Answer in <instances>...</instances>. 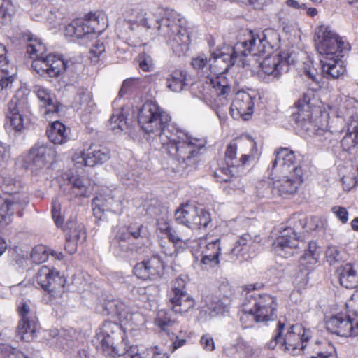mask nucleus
<instances>
[{
	"label": "nucleus",
	"instance_id": "f257e3e1",
	"mask_svg": "<svg viewBox=\"0 0 358 358\" xmlns=\"http://www.w3.org/2000/svg\"><path fill=\"white\" fill-rule=\"evenodd\" d=\"M138 122L147 134L159 136L164 151L170 156L175 172L194 169L205 146L203 139L193 138L171 123L170 115L153 101L145 102L140 108Z\"/></svg>",
	"mask_w": 358,
	"mask_h": 358
},
{
	"label": "nucleus",
	"instance_id": "f03ea898",
	"mask_svg": "<svg viewBox=\"0 0 358 358\" xmlns=\"http://www.w3.org/2000/svg\"><path fill=\"white\" fill-rule=\"evenodd\" d=\"M288 223L289 226L284 228L275 240L274 249L278 255L286 258L303 250L299 264L306 268H310L319 262L321 249L315 242H306L302 238L301 234L307 224L306 217L294 215Z\"/></svg>",
	"mask_w": 358,
	"mask_h": 358
},
{
	"label": "nucleus",
	"instance_id": "7ed1b4c3",
	"mask_svg": "<svg viewBox=\"0 0 358 358\" xmlns=\"http://www.w3.org/2000/svg\"><path fill=\"white\" fill-rule=\"evenodd\" d=\"M315 37L317 51L322 57L320 59L322 76L327 79L339 78L345 71L340 58L344 51L348 50V44L324 25L317 29Z\"/></svg>",
	"mask_w": 358,
	"mask_h": 358
},
{
	"label": "nucleus",
	"instance_id": "20e7f679",
	"mask_svg": "<svg viewBox=\"0 0 358 358\" xmlns=\"http://www.w3.org/2000/svg\"><path fill=\"white\" fill-rule=\"evenodd\" d=\"M279 35L273 29H266L261 34L250 31L248 39L234 47L224 46L213 54L215 62L222 59L225 70L233 66L239 56H261L277 46Z\"/></svg>",
	"mask_w": 358,
	"mask_h": 358
},
{
	"label": "nucleus",
	"instance_id": "39448f33",
	"mask_svg": "<svg viewBox=\"0 0 358 358\" xmlns=\"http://www.w3.org/2000/svg\"><path fill=\"white\" fill-rule=\"evenodd\" d=\"M101 351L106 358H118L129 349L125 333L117 323L105 322L101 329Z\"/></svg>",
	"mask_w": 358,
	"mask_h": 358
},
{
	"label": "nucleus",
	"instance_id": "423d86ee",
	"mask_svg": "<svg viewBox=\"0 0 358 358\" xmlns=\"http://www.w3.org/2000/svg\"><path fill=\"white\" fill-rule=\"evenodd\" d=\"M1 187L5 193L10 195L0 206V224L6 226L12 222L14 213L24 208L29 203V200L26 195L17 194L20 182L11 177L3 178Z\"/></svg>",
	"mask_w": 358,
	"mask_h": 358
},
{
	"label": "nucleus",
	"instance_id": "0eeeda50",
	"mask_svg": "<svg viewBox=\"0 0 358 358\" xmlns=\"http://www.w3.org/2000/svg\"><path fill=\"white\" fill-rule=\"evenodd\" d=\"M248 292L245 294V299L251 306L256 317L261 322L273 320L276 317L277 302L276 299L269 294H260L251 292L257 289L255 285L248 286Z\"/></svg>",
	"mask_w": 358,
	"mask_h": 358
},
{
	"label": "nucleus",
	"instance_id": "6e6552de",
	"mask_svg": "<svg viewBox=\"0 0 358 358\" xmlns=\"http://www.w3.org/2000/svg\"><path fill=\"white\" fill-rule=\"evenodd\" d=\"M175 220L187 227L189 229L206 228L211 221L210 213L203 208H198L194 205L185 203L175 211Z\"/></svg>",
	"mask_w": 358,
	"mask_h": 358
},
{
	"label": "nucleus",
	"instance_id": "1a4fd4ad",
	"mask_svg": "<svg viewBox=\"0 0 358 358\" xmlns=\"http://www.w3.org/2000/svg\"><path fill=\"white\" fill-rule=\"evenodd\" d=\"M28 44L27 45V53L33 59L31 68L38 74L43 76L48 75L50 62H48V55H45L46 47L41 40L32 34L28 33L25 35Z\"/></svg>",
	"mask_w": 358,
	"mask_h": 358
},
{
	"label": "nucleus",
	"instance_id": "9d476101",
	"mask_svg": "<svg viewBox=\"0 0 358 358\" xmlns=\"http://www.w3.org/2000/svg\"><path fill=\"white\" fill-rule=\"evenodd\" d=\"M195 300L187 292L185 282L180 278H176L169 294V306L176 313L185 314L193 310Z\"/></svg>",
	"mask_w": 358,
	"mask_h": 358
},
{
	"label": "nucleus",
	"instance_id": "9b49d317",
	"mask_svg": "<svg viewBox=\"0 0 358 358\" xmlns=\"http://www.w3.org/2000/svg\"><path fill=\"white\" fill-rule=\"evenodd\" d=\"M36 281L41 288L51 296L57 298L64 293V287L66 280L57 271L43 266L36 274Z\"/></svg>",
	"mask_w": 358,
	"mask_h": 358
},
{
	"label": "nucleus",
	"instance_id": "f8f14e48",
	"mask_svg": "<svg viewBox=\"0 0 358 358\" xmlns=\"http://www.w3.org/2000/svg\"><path fill=\"white\" fill-rule=\"evenodd\" d=\"M326 328L341 336H355L358 335V317L351 319L346 315H337L327 320Z\"/></svg>",
	"mask_w": 358,
	"mask_h": 358
},
{
	"label": "nucleus",
	"instance_id": "ddd939ff",
	"mask_svg": "<svg viewBox=\"0 0 358 358\" xmlns=\"http://www.w3.org/2000/svg\"><path fill=\"white\" fill-rule=\"evenodd\" d=\"M134 273L138 278L157 280L164 273V264L159 257L153 255L136 264Z\"/></svg>",
	"mask_w": 358,
	"mask_h": 358
},
{
	"label": "nucleus",
	"instance_id": "4468645a",
	"mask_svg": "<svg viewBox=\"0 0 358 358\" xmlns=\"http://www.w3.org/2000/svg\"><path fill=\"white\" fill-rule=\"evenodd\" d=\"M284 328L285 324L281 322H278L277 334L274 337V341H271L269 346L274 348L277 343H282V344L285 345V350L301 348V332L302 326L299 324L292 325L285 336L282 337Z\"/></svg>",
	"mask_w": 358,
	"mask_h": 358
},
{
	"label": "nucleus",
	"instance_id": "2eb2a0df",
	"mask_svg": "<svg viewBox=\"0 0 358 358\" xmlns=\"http://www.w3.org/2000/svg\"><path fill=\"white\" fill-rule=\"evenodd\" d=\"M293 173L283 174L282 178L274 182V188L282 196L294 194L296 192L299 185L303 182V170L301 166L292 168Z\"/></svg>",
	"mask_w": 358,
	"mask_h": 358
},
{
	"label": "nucleus",
	"instance_id": "dca6fc26",
	"mask_svg": "<svg viewBox=\"0 0 358 358\" xmlns=\"http://www.w3.org/2000/svg\"><path fill=\"white\" fill-rule=\"evenodd\" d=\"M21 321L18 324L17 334L20 338L25 341H30L37 329V323L35 317L30 313L29 306L24 303L19 308Z\"/></svg>",
	"mask_w": 358,
	"mask_h": 358
},
{
	"label": "nucleus",
	"instance_id": "f3484780",
	"mask_svg": "<svg viewBox=\"0 0 358 358\" xmlns=\"http://www.w3.org/2000/svg\"><path fill=\"white\" fill-rule=\"evenodd\" d=\"M253 108L252 97L246 92L238 91L232 101L230 110L234 118L241 117L244 120H248L253 113Z\"/></svg>",
	"mask_w": 358,
	"mask_h": 358
},
{
	"label": "nucleus",
	"instance_id": "a211bd4d",
	"mask_svg": "<svg viewBox=\"0 0 358 358\" xmlns=\"http://www.w3.org/2000/svg\"><path fill=\"white\" fill-rule=\"evenodd\" d=\"M54 150L51 147L36 143L33 146L27 157L29 168L32 171L43 169L54 156Z\"/></svg>",
	"mask_w": 358,
	"mask_h": 358
},
{
	"label": "nucleus",
	"instance_id": "6ab92c4d",
	"mask_svg": "<svg viewBox=\"0 0 358 358\" xmlns=\"http://www.w3.org/2000/svg\"><path fill=\"white\" fill-rule=\"evenodd\" d=\"M22 105V103L17 98H13L9 101L6 113V127L7 129L20 132L24 129Z\"/></svg>",
	"mask_w": 358,
	"mask_h": 358
},
{
	"label": "nucleus",
	"instance_id": "aec40b11",
	"mask_svg": "<svg viewBox=\"0 0 358 358\" xmlns=\"http://www.w3.org/2000/svg\"><path fill=\"white\" fill-rule=\"evenodd\" d=\"M66 233V244L65 248L73 253L76 250L78 242H83L86 238L84 226L81 223H78L73 220L68 221L64 227Z\"/></svg>",
	"mask_w": 358,
	"mask_h": 358
},
{
	"label": "nucleus",
	"instance_id": "412c9836",
	"mask_svg": "<svg viewBox=\"0 0 358 358\" xmlns=\"http://www.w3.org/2000/svg\"><path fill=\"white\" fill-rule=\"evenodd\" d=\"M81 155L86 166H94L107 162L110 158V152L105 146L92 143Z\"/></svg>",
	"mask_w": 358,
	"mask_h": 358
},
{
	"label": "nucleus",
	"instance_id": "4be33fe9",
	"mask_svg": "<svg viewBox=\"0 0 358 358\" xmlns=\"http://www.w3.org/2000/svg\"><path fill=\"white\" fill-rule=\"evenodd\" d=\"M34 92L36 94L41 102V106L44 107V115L48 116L51 114H57L59 112L60 103L57 101L55 94L50 90L41 85L34 87Z\"/></svg>",
	"mask_w": 358,
	"mask_h": 358
},
{
	"label": "nucleus",
	"instance_id": "5701e85b",
	"mask_svg": "<svg viewBox=\"0 0 358 358\" xmlns=\"http://www.w3.org/2000/svg\"><path fill=\"white\" fill-rule=\"evenodd\" d=\"M176 13L173 11H165L164 16L160 19H157L153 24L151 20H143L147 29L155 28L158 30L162 29L164 34L169 35L181 28L176 22Z\"/></svg>",
	"mask_w": 358,
	"mask_h": 358
},
{
	"label": "nucleus",
	"instance_id": "b1692460",
	"mask_svg": "<svg viewBox=\"0 0 358 358\" xmlns=\"http://www.w3.org/2000/svg\"><path fill=\"white\" fill-rule=\"evenodd\" d=\"M287 57L282 54H277L266 57L260 63L262 69L265 74L278 78L284 67L287 66Z\"/></svg>",
	"mask_w": 358,
	"mask_h": 358
},
{
	"label": "nucleus",
	"instance_id": "393cba45",
	"mask_svg": "<svg viewBox=\"0 0 358 358\" xmlns=\"http://www.w3.org/2000/svg\"><path fill=\"white\" fill-rule=\"evenodd\" d=\"M295 155L288 148H281L276 152V157L273 162L272 169L282 174L293 173L292 168L296 166L294 163Z\"/></svg>",
	"mask_w": 358,
	"mask_h": 358
},
{
	"label": "nucleus",
	"instance_id": "a878e982",
	"mask_svg": "<svg viewBox=\"0 0 358 358\" xmlns=\"http://www.w3.org/2000/svg\"><path fill=\"white\" fill-rule=\"evenodd\" d=\"M336 272L341 286L347 289L358 287V271L354 265L347 263L339 266Z\"/></svg>",
	"mask_w": 358,
	"mask_h": 358
},
{
	"label": "nucleus",
	"instance_id": "bb28decb",
	"mask_svg": "<svg viewBox=\"0 0 358 358\" xmlns=\"http://www.w3.org/2000/svg\"><path fill=\"white\" fill-rule=\"evenodd\" d=\"M341 146L348 151L358 144V114L352 113L347 122V133L341 140Z\"/></svg>",
	"mask_w": 358,
	"mask_h": 358
},
{
	"label": "nucleus",
	"instance_id": "cd10ccee",
	"mask_svg": "<svg viewBox=\"0 0 358 358\" xmlns=\"http://www.w3.org/2000/svg\"><path fill=\"white\" fill-rule=\"evenodd\" d=\"M169 45L171 47L173 52L180 56L187 50L189 38L185 29L180 28L173 33L171 32L169 35Z\"/></svg>",
	"mask_w": 358,
	"mask_h": 358
},
{
	"label": "nucleus",
	"instance_id": "c85d7f7f",
	"mask_svg": "<svg viewBox=\"0 0 358 358\" xmlns=\"http://www.w3.org/2000/svg\"><path fill=\"white\" fill-rule=\"evenodd\" d=\"M49 140L55 145H62L69 140L66 128L59 121L53 122L46 131Z\"/></svg>",
	"mask_w": 358,
	"mask_h": 358
},
{
	"label": "nucleus",
	"instance_id": "c756f323",
	"mask_svg": "<svg viewBox=\"0 0 358 358\" xmlns=\"http://www.w3.org/2000/svg\"><path fill=\"white\" fill-rule=\"evenodd\" d=\"M238 149L234 141L231 142L227 147L225 152V161L228 166H239L245 165L251 158L249 154H242L239 159H236Z\"/></svg>",
	"mask_w": 358,
	"mask_h": 358
},
{
	"label": "nucleus",
	"instance_id": "7c9ffc66",
	"mask_svg": "<svg viewBox=\"0 0 358 358\" xmlns=\"http://www.w3.org/2000/svg\"><path fill=\"white\" fill-rule=\"evenodd\" d=\"M187 85V73L184 71L176 70L166 79L167 87L175 92H181Z\"/></svg>",
	"mask_w": 358,
	"mask_h": 358
},
{
	"label": "nucleus",
	"instance_id": "2f4dec72",
	"mask_svg": "<svg viewBox=\"0 0 358 358\" xmlns=\"http://www.w3.org/2000/svg\"><path fill=\"white\" fill-rule=\"evenodd\" d=\"M50 62V69L48 76L58 77L64 73L69 66V62L64 61L60 56L49 54L48 55V62Z\"/></svg>",
	"mask_w": 358,
	"mask_h": 358
},
{
	"label": "nucleus",
	"instance_id": "473e14b6",
	"mask_svg": "<svg viewBox=\"0 0 358 358\" xmlns=\"http://www.w3.org/2000/svg\"><path fill=\"white\" fill-rule=\"evenodd\" d=\"M130 241L129 229L122 228L117 231L112 243L114 248L119 250L120 252H127L132 249Z\"/></svg>",
	"mask_w": 358,
	"mask_h": 358
},
{
	"label": "nucleus",
	"instance_id": "72a5a7b5",
	"mask_svg": "<svg viewBox=\"0 0 358 358\" xmlns=\"http://www.w3.org/2000/svg\"><path fill=\"white\" fill-rule=\"evenodd\" d=\"M254 242L250 234L246 233L238 237L236 241L234 247L231 250V259L233 257H243L245 252L248 251L250 245Z\"/></svg>",
	"mask_w": 358,
	"mask_h": 358
},
{
	"label": "nucleus",
	"instance_id": "f704fd0d",
	"mask_svg": "<svg viewBox=\"0 0 358 358\" xmlns=\"http://www.w3.org/2000/svg\"><path fill=\"white\" fill-rule=\"evenodd\" d=\"M224 65L223 71L219 72V75L214 78L210 80L213 87L215 90L218 96H225L229 94L231 91V86L229 85L228 80L226 77L222 75L224 71H226V64L222 63ZM228 71V69H227Z\"/></svg>",
	"mask_w": 358,
	"mask_h": 358
},
{
	"label": "nucleus",
	"instance_id": "c9c22d12",
	"mask_svg": "<svg viewBox=\"0 0 358 358\" xmlns=\"http://www.w3.org/2000/svg\"><path fill=\"white\" fill-rule=\"evenodd\" d=\"M236 146L240 153L251 155L252 158L254 157L253 153H256L257 151L256 142L250 136H245L239 138L234 141Z\"/></svg>",
	"mask_w": 358,
	"mask_h": 358
},
{
	"label": "nucleus",
	"instance_id": "e433bc0d",
	"mask_svg": "<svg viewBox=\"0 0 358 358\" xmlns=\"http://www.w3.org/2000/svg\"><path fill=\"white\" fill-rule=\"evenodd\" d=\"M256 317L253 308L245 299L243 304V313L240 317V320L244 328L252 327L254 323L261 322Z\"/></svg>",
	"mask_w": 358,
	"mask_h": 358
},
{
	"label": "nucleus",
	"instance_id": "4c0bfd02",
	"mask_svg": "<svg viewBox=\"0 0 358 358\" xmlns=\"http://www.w3.org/2000/svg\"><path fill=\"white\" fill-rule=\"evenodd\" d=\"M92 208L94 217L99 220L103 219L105 211L113 210V209L109 206V203L102 196H96L93 199Z\"/></svg>",
	"mask_w": 358,
	"mask_h": 358
},
{
	"label": "nucleus",
	"instance_id": "58836bf2",
	"mask_svg": "<svg viewBox=\"0 0 358 358\" xmlns=\"http://www.w3.org/2000/svg\"><path fill=\"white\" fill-rule=\"evenodd\" d=\"M309 99H306V97L304 96L303 99H299L295 103L296 107L299 109L298 115H294L295 121L307 131L309 127H306V124H308L306 118L309 117V114L304 115L303 111L305 107L309 108Z\"/></svg>",
	"mask_w": 358,
	"mask_h": 358
},
{
	"label": "nucleus",
	"instance_id": "ea45409f",
	"mask_svg": "<svg viewBox=\"0 0 358 358\" xmlns=\"http://www.w3.org/2000/svg\"><path fill=\"white\" fill-rule=\"evenodd\" d=\"M110 124L111 129L115 132L122 131L128 128L129 124L123 109L113 114L110 118Z\"/></svg>",
	"mask_w": 358,
	"mask_h": 358
},
{
	"label": "nucleus",
	"instance_id": "a19ab883",
	"mask_svg": "<svg viewBox=\"0 0 358 358\" xmlns=\"http://www.w3.org/2000/svg\"><path fill=\"white\" fill-rule=\"evenodd\" d=\"M87 181L80 178H76L71 182V194L75 196L89 197Z\"/></svg>",
	"mask_w": 358,
	"mask_h": 358
},
{
	"label": "nucleus",
	"instance_id": "79ce46f5",
	"mask_svg": "<svg viewBox=\"0 0 358 358\" xmlns=\"http://www.w3.org/2000/svg\"><path fill=\"white\" fill-rule=\"evenodd\" d=\"M105 309L108 311V314L122 317L127 313V306L119 300H113L105 304Z\"/></svg>",
	"mask_w": 358,
	"mask_h": 358
},
{
	"label": "nucleus",
	"instance_id": "37998d69",
	"mask_svg": "<svg viewBox=\"0 0 358 358\" xmlns=\"http://www.w3.org/2000/svg\"><path fill=\"white\" fill-rule=\"evenodd\" d=\"M217 50L212 53V58L209 59V60L207 59L206 57H203L202 56H199L196 58H194L192 61V65L195 69H202L204 68V66H206V64L209 62V65L210 68L214 66L216 67L217 65H221L222 63H224L222 59H218L215 62V57H213V54L216 52Z\"/></svg>",
	"mask_w": 358,
	"mask_h": 358
},
{
	"label": "nucleus",
	"instance_id": "c03bdc74",
	"mask_svg": "<svg viewBox=\"0 0 358 358\" xmlns=\"http://www.w3.org/2000/svg\"><path fill=\"white\" fill-rule=\"evenodd\" d=\"M75 101L80 106H89L93 105L92 94L87 89H80L78 91Z\"/></svg>",
	"mask_w": 358,
	"mask_h": 358
},
{
	"label": "nucleus",
	"instance_id": "a18cd8bd",
	"mask_svg": "<svg viewBox=\"0 0 358 358\" xmlns=\"http://www.w3.org/2000/svg\"><path fill=\"white\" fill-rule=\"evenodd\" d=\"M67 34L71 36H75L78 39H83L84 27H83V20L73 21L66 29Z\"/></svg>",
	"mask_w": 358,
	"mask_h": 358
},
{
	"label": "nucleus",
	"instance_id": "49530a36",
	"mask_svg": "<svg viewBox=\"0 0 358 358\" xmlns=\"http://www.w3.org/2000/svg\"><path fill=\"white\" fill-rule=\"evenodd\" d=\"M86 23H87V27L92 29L98 36L100 35L105 29L106 25L104 22L102 24L99 22V16H96L94 14H92L88 18L85 19Z\"/></svg>",
	"mask_w": 358,
	"mask_h": 358
},
{
	"label": "nucleus",
	"instance_id": "de8ad7c7",
	"mask_svg": "<svg viewBox=\"0 0 358 358\" xmlns=\"http://www.w3.org/2000/svg\"><path fill=\"white\" fill-rule=\"evenodd\" d=\"M158 212H160L161 213L164 214V215L162 216L161 218H159L157 220V223H156L157 229L160 231L161 233H162L163 234H166L167 232L169 231L170 228H171L170 224H169V223L167 220V217H166L167 210L164 208H163L162 209L157 208L155 211V214L157 215L158 214Z\"/></svg>",
	"mask_w": 358,
	"mask_h": 358
},
{
	"label": "nucleus",
	"instance_id": "09e8293b",
	"mask_svg": "<svg viewBox=\"0 0 358 358\" xmlns=\"http://www.w3.org/2000/svg\"><path fill=\"white\" fill-rule=\"evenodd\" d=\"M329 130L331 134H341L346 124L345 120L340 116H337L329 122Z\"/></svg>",
	"mask_w": 358,
	"mask_h": 358
},
{
	"label": "nucleus",
	"instance_id": "8fccbe9b",
	"mask_svg": "<svg viewBox=\"0 0 358 358\" xmlns=\"http://www.w3.org/2000/svg\"><path fill=\"white\" fill-rule=\"evenodd\" d=\"M221 247H220V238H216L211 242H209L205 247V249L202 252H204L207 255H215V258L219 259V255L220 254Z\"/></svg>",
	"mask_w": 358,
	"mask_h": 358
},
{
	"label": "nucleus",
	"instance_id": "3c124183",
	"mask_svg": "<svg viewBox=\"0 0 358 358\" xmlns=\"http://www.w3.org/2000/svg\"><path fill=\"white\" fill-rule=\"evenodd\" d=\"M138 63L141 69L144 71H151L153 69V61L148 54L143 52L138 55Z\"/></svg>",
	"mask_w": 358,
	"mask_h": 358
},
{
	"label": "nucleus",
	"instance_id": "603ef678",
	"mask_svg": "<svg viewBox=\"0 0 358 358\" xmlns=\"http://www.w3.org/2000/svg\"><path fill=\"white\" fill-rule=\"evenodd\" d=\"M326 257L330 265H334L336 263L342 260L340 252L335 246H329L326 251Z\"/></svg>",
	"mask_w": 358,
	"mask_h": 358
},
{
	"label": "nucleus",
	"instance_id": "864d4df0",
	"mask_svg": "<svg viewBox=\"0 0 358 358\" xmlns=\"http://www.w3.org/2000/svg\"><path fill=\"white\" fill-rule=\"evenodd\" d=\"M220 263L219 259L215 258V256L207 255L202 252V258L201 260V265L203 269L212 268L217 266Z\"/></svg>",
	"mask_w": 358,
	"mask_h": 358
},
{
	"label": "nucleus",
	"instance_id": "5fc2aeb1",
	"mask_svg": "<svg viewBox=\"0 0 358 358\" xmlns=\"http://www.w3.org/2000/svg\"><path fill=\"white\" fill-rule=\"evenodd\" d=\"M47 258L48 255L45 252L43 248L41 246L34 248L31 253V259L33 262L37 264H41L45 262Z\"/></svg>",
	"mask_w": 358,
	"mask_h": 358
},
{
	"label": "nucleus",
	"instance_id": "6e6d98bb",
	"mask_svg": "<svg viewBox=\"0 0 358 358\" xmlns=\"http://www.w3.org/2000/svg\"><path fill=\"white\" fill-rule=\"evenodd\" d=\"M215 175L218 178V180L220 182H231L233 175L231 174V170L229 167L220 168L215 173Z\"/></svg>",
	"mask_w": 358,
	"mask_h": 358
},
{
	"label": "nucleus",
	"instance_id": "4d7b16f0",
	"mask_svg": "<svg viewBox=\"0 0 358 358\" xmlns=\"http://www.w3.org/2000/svg\"><path fill=\"white\" fill-rule=\"evenodd\" d=\"M105 51V47L103 43L96 42V44L93 45L90 49L91 59L92 62H96L99 60V57Z\"/></svg>",
	"mask_w": 358,
	"mask_h": 358
},
{
	"label": "nucleus",
	"instance_id": "13d9d810",
	"mask_svg": "<svg viewBox=\"0 0 358 358\" xmlns=\"http://www.w3.org/2000/svg\"><path fill=\"white\" fill-rule=\"evenodd\" d=\"M52 216L57 227H62L63 219L60 213V204L57 201L52 202Z\"/></svg>",
	"mask_w": 358,
	"mask_h": 358
},
{
	"label": "nucleus",
	"instance_id": "bf43d9fd",
	"mask_svg": "<svg viewBox=\"0 0 358 358\" xmlns=\"http://www.w3.org/2000/svg\"><path fill=\"white\" fill-rule=\"evenodd\" d=\"M333 213L343 223H346L348 220V213L344 207L334 206L332 208Z\"/></svg>",
	"mask_w": 358,
	"mask_h": 358
},
{
	"label": "nucleus",
	"instance_id": "052dcab7",
	"mask_svg": "<svg viewBox=\"0 0 358 358\" xmlns=\"http://www.w3.org/2000/svg\"><path fill=\"white\" fill-rule=\"evenodd\" d=\"M203 348L208 351H213L215 349V343L213 338L208 334L203 335L200 340Z\"/></svg>",
	"mask_w": 358,
	"mask_h": 358
},
{
	"label": "nucleus",
	"instance_id": "680f3d73",
	"mask_svg": "<svg viewBox=\"0 0 358 358\" xmlns=\"http://www.w3.org/2000/svg\"><path fill=\"white\" fill-rule=\"evenodd\" d=\"M87 23L85 21V20H83V27H84V31H83V40L86 41H91L93 39H96L98 37V35L94 32L92 29L90 27H87Z\"/></svg>",
	"mask_w": 358,
	"mask_h": 358
},
{
	"label": "nucleus",
	"instance_id": "e2e57ef3",
	"mask_svg": "<svg viewBox=\"0 0 358 358\" xmlns=\"http://www.w3.org/2000/svg\"><path fill=\"white\" fill-rule=\"evenodd\" d=\"M343 188L345 190L350 191L357 184V180L355 177L345 176L341 179Z\"/></svg>",
	"mask_w": 358,
	"mask_h": 358
},
{
	"label": "nucleus",
	"instance_id": "0e129e2a",
	"mask_svg": "<svg viewBox=\"0 0 358 358\" xmlns=\"http://www.w3.org/2000/svg\"><path fill=\"white\" fill-rule=\"evenodd\" d=\"M136 82V79L129 78L125 80L122 85V87L119 92V94L121 96H123L134 85Z\"/></svg>",
	"mask_w": 358,
	"mask_h": 358
},
{
	"label": "nucleus",
	"instance_id": "69168bd1",
	"mask_svg": "<svg viewBox=\"0 0 358 358\" xmlns=\"http://www.w3.org/2000/svg\"><path fill=\"white\" fill-rule=\"evenodd\" d=\"M127 229H129L130 233V238L132 236L136 239L146 235L145 228L142 224L139 225L134 231L131 228H128Z\"/></svg>",
	"mask_w": 358,
	"mask_h": 358
},
{
	"label": "nucleus",
	"instance_id": "338daca9",
	"mask_svg": "<svg viewBox=\"0 0 358 358\" xmlns=\"http://www.w3.org/2000/svg\"><path fill=\"white\" fill-rule=\"evenodd\" d=\"M122 356L124 358H143L140 354L138 353V348L136 346H129L127 352Z\"/></svg>",
	"mask_w": 358,
	"mask_h": 358
},
{
	"label": "nucleus",
	"instance_id": "774afa93",
	"mask_svg": "<svg viewBox=\"0 0 358 358\" xmlns=\"http://www.w3.org/2000/svg\"><path fill=\"white\" fill-rule=\"evenodd\" d=\"M166 235L167 236L169 240L173 243H179L180 240H182V238H180L178 236L176 229L171 227Z\"/></svg>",
	"mask_w": 358,
	"mask_h": 358
}]
</instances>
